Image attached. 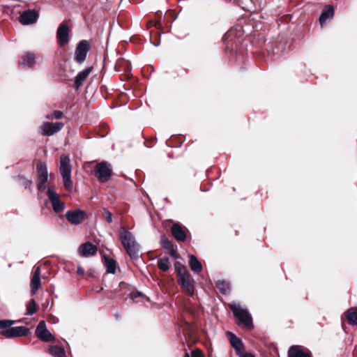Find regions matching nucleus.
<instances>
[{"label": "nucleus", "instance_id": "17", "mask_svg": "<svg viewBox=\"0 0 357 357\" xmlns=\"http://www.w3.org/2000/svg\"><path fill=\"white\" fill-rule=\"evenodd\" d=\"M36 56L34 53L27 52L20 59V64L23 67L32 68L36 63Z\"/></svg>", "mask_w": 357, "mask_h": 357}, {"label": "nucleus", "instance_id": "2", "mask_svg": "<svg viewBox=\"0 0 357 357\" xmlns=\"http://www.w3.org/2000/svg\"><path fill=\"white\" fill-rule=\"evenodd\" d=\"M229 308L234 317L238 319V325H242L247 328H252L253 327L252 316L247 309L242 308L240 305L236 303L229 304Z\"/></svg>", "mask_w": 357, "mask_h": 357}, {"label": "nucleus", "instance_id": "14", "mask_svg": "<svg viewBox=\"0 0 357 357\" xmlns=\"http://www.w3.org/2000/svg\"><path fill=\"white\" fill-rule=\"evenodd\" d=\"M119 239L123 248L137 242L133 234L128 231L124 227H121L119 230Z\"/></svg>", "mask_w": 357, "mask_h": 357}, {"label": "nucleus", "instance_id": "20", "mask_svg": "<svg viewBox=\"0 0 357 357\" xmlns=\"http://www.w3.org/2000/svg\"><path fill=\"white\" fill-rule=\"evenodd\" d=\"M172 234L178 241H184L186 234L183 227L178 224H174L171 228Z\"/></svg>", "mask_w": 357, "mask_h": 357}, {"label": "nucleus", "instance_id": "27", "mask_svg": "<svg viewBox=\"0 0 357 357\" xmlns=\"http://www.w3.org/2000/svg\"><path fill=\"white\" fill-rule=\"evenodd\" d=\"M49 353L53 357H66V351L62 347L52 346L49 348Z\"/></svg>", "mask_w": 357, "mask_h": 357}, {"label": "nucleus", "instance_id": "9", "mask_svg": "<svg viewBox=\"0 0 357 357\" xmlns=\"http://www.w3.org/2000/svg\"><path fill=\"white\" fill-rule=\"evenodd\" d=\"M66 218L72 225H79L83 222L86 217V213L81 209L68 211L65 214Z\"/></svg>", "mask_w": 357, "mask_h": 357}, {"label": "nucleus", "instance_id": "40", "mask_svg": "<svg viewBox=\"0 0 357 357\" xmlns=\"http://www.w3.org/2000/svg\"><path fill=\"white\" fill-rule=\"evenodd\" d=\"M77 273L79 275H83L84 274V270L82 267H78Z\"/></svg>", "mask_w": 357, "mask_h": 357}, {"label": "nucleus", "instance_id": "36", "mask_svg": "<svg viewBox=\"0 0 357 357\" xmlns=\"http://www.w3.org/2000/svg\"><path fill=\"white\" fill-rule=\"evenodd\" d=\"M192 357H204L199 349H196L192 351Z\"/></svg>", "mask_w": 357, "mask_h": 357}, {"label": "nucleus", "instance_id": "22", "mask_svg": "<svg viewBox=\"0 0 357 357\" xmlns=\"http://www.w3.org/2000/svg\"><path fill=\"white\" fill-rule=\"evenodd\" d=\"M124 249L132 259H137L139 258L140 247L137 242L129 245L124 248Z\"/></svg>", "mask_w": 357, "mask_h": 357}, {"label": "nucleus", "instance_id": "39", "mask_svg": "<svg viewBox=\"0 0 357 357\" xmlns=\"http://www.w3.org/2000/svg\"><path fill=\"white\" fill-rule=\"evenodd\" d=\"M170 250V255L174 258V259H177L178 258V256L176 255V252L174 250V248H172V249H169Z\"/></svg>", "mask_w": 357, "mask_h": 357}, {"label": "nucleus", "instance_id": "10", "mask_svg": "<svg viewBox=\"0 0 357 357\" xmlns=\"http://www.w3.org/2000/svg\"><path fill=\"white\" fill-rule=\"evenodd\" d=\"M69 28L68 26L61 23L56 31V38L59 44L61 46H64L67 45L69 42Z\"/></svg>", "mask_w": 357, "mask_h": 357}, {"label": "nucleus", "instance_id": "37", "mask_svg": "<svg viewBox=\"0 0 357 357\" xmlns=\"http://www.w3.org/2000/svg\"><path fill=\"white\" fill-rule=\"evenodd\" d=\"M22 185L25 188L29 189L31 188V181L30 180H28V179H24L23 181H22Z\"/></svg>", "mask_w": 357, "mask_h": 357}, {"label": "nucleus", "instance_id": "30", "mask_svg": "<svg viewBox=\"0 0 357 357\" xmlns=\"http://www.w3.org/2000/svg\"><path fill=\"white\" fill-rule=\"evenodd\" d=\"M174 268L177 273L178 278H181L183 275H185V274H190L185 266L178 261L174 264Z\"/></svg>", "mask_w": 357, "mask_h": 357}, {"label": "nucleus", "instance_id": "24", "mask_svg": "<svg viewBox=\"0 0 357 357\" xmlns=\"http://www.w3.org/2000/svg\"><path fill=\"white\" fill-rule=\"evenodd\" d=\"M288 357H312L310 353L305 352L298 346H291L288 351Z\"/></svg>", "mask_w": 357, "mask_h": 357}, {"label": "nucleus", "instance_id": "18", "mask_svg": "<svg viewBox=\"0 0 357 357\" xmlns=\"http://www.w3.org/2000/svg\"><path fill=\"white\" fill-rule=\"evenodd\" d=\"M31 293L34 295L40 287V268H36L31 279Z\"/></svg>", "mask_w": 357, "mask_h": 357}, {"label": "nucleus", "instance_id": "28", "mask_svg": "<svg viewBox=\"0 0 357 357\" xmlns=\"http://www.w3.org/2000/svg\"><path fill=\"white\" fill-rule=\"evenodd\" d=\"M218 290L222 294H227L230 291V284L225 280H218L216 282Z\"/></svg>", "mask_w": 357, "mask_h": 357}, {"label": "nucleus", "instance_id": "4", "mask_svg": "<svg viewBox=\"0 0 357 357\" xmlns=\"http://www.w3.org/2000/svg\"><path fill=\"white\" fill-rule=\"evenodd\" d=\"M89 49V43L87 40H83L80 41L75 49L74 57L75 61L77 63H82L86 60Z\"/></svg>", "mask_w": 357, "mask_h": 357}, {"label": "nucleus", "instance_id": "11", "mask_svg": "<svg viewBox=\"0 0 357 357\" xmlns=\"http://www.w3.org/2000/svg\"><path fill=\"white\" fill-rule=\"evenodd\" d=\"M178 282L185 291L190 296H193L195 292L194 280L190 274H185L181 278H178Z\"/></svg>", "mask_w": 357, "mask_h": 357}, {"label": "nucleus", "instance_id": "16", "mask_svg": "<svg viewBox=\"0 0 357 357\" xmlns=\"http://www.w3.org/2000/svg\"><path fill=\"white\" fill-rule=\"evenodd\" d=\"M93 67H87L81 72H79L75 77L74 85L76 90H79L83 84V82L86 79L90 73H91Z\"/></svg>", "mask_w": 357, "mask_h": 357}, {"label": "nucleus", "instance_id": "5", "mask_svg": "<svg viewBox=\"0 0 357 357\" xmlns=\"http://www.w3.org/2000/svg\"><path fill=\"white\" fill-rule=\"evenodd\" d=\"M31 334L30 330L25 326L11 327L2 333V335L6 338H13L17 337H26Z\"/></svg>", "mask_w": 357, "mask_h": 357}, {"label": "nucleus", "instance_id": "38", "mask_svg": "<svg viewBox=\"0 0 357 357\" xmlns=\"http://www.w3.org/2000/svg\"><path fill=\"white\" fill-rule=\"evenodd\" d=\"M238 357H255V356L251 353H245L243 351L241 356H238Z\"/></svg>", "mask_w": 357, "mask_h": 357}, {"label": "nucleus", "instance_id": "13", "mask_svg": "<svg viewBox=\"0 0 357 357\" xmlns=\"http://www.w3.org/2000/svg\"><path fill=\"white\" fill-rule=\"evenodd\" d=\"M227 336L229 338L231 346L234 349L237 356H241L243 351H245V347L242 340L230 331L227 332Z\"/></svg>", "mask_w": 357, "mask_h": 357}, {"label": "nucleus", "instance_id": "23", "mask_svg": "<svg viewBox=\"0 0 357 357\" xmlns=\"http://www.w3.org/2000/svg\"><path fill=\"white\" fill-rule=\"evenodd\" d=\"M334 15V10L331 6H326L325 9L321 13L319 21L320 25L323 26L328 19L333 17Z\"/></svg>", "mask_w": 357, "mask_h": 357}, {"label": "nucleus", "instance_id": "32", "mask_svg": "<svg viewBox=\"0 0 357 357\" xmlns=\"http://www.w3.org/2000/svg\"><path fill=\"white\" fill-rule=\"evenodd\" d=\"M36 305L35 300L33 298H31L27 305H26V315H32L36 312Z\"/></svg>", "mask_w": 357, "mask_h": 357}, {"label": "nucleus", "instance_id": "15", "mask_svg": "<svg viewBox=\"0 0 357 357\" xmlns=\"http://www.w3.org/2000/svg\"><path fill=\"white\" fill-rule=\"evenodd\" d=\"M97 251V247L89 242L82 243L79 247V255L84 257L93 256L96 254Z\"/></svg>", "mask_w": 357, "mask_h": 357}, {"label": "nucleus", "instance_id": "1", "mask_svg": "<svg viewBox=\"0 0 357 357\" xmlns=\"http://www.w3.org/2000/svg\"><path fill=\"white\" fill-rule=\"evenodd\" d=\"M59 171L63 178L65 188L68 191H71L73 190V183L71 179L72 166L68 155H61Z\"/></svg>", "mask_w": 357, "mask_h": 357}, {"label": "nucleus", "instance_id": "12", "mask_svg": "<svg viewBox=\"0 0 357 357\" xmlns=\"http://www.w3.org/2000/svg\"><path fill=\"white\" fill-rule=\"evenodd\" d=\"M38 17V13L35 10L24 11L20 16V22L23 25L34 24Z\"/></svg>", "mask_w": 357, "mask_h": 357}, {"label": "nucleus", "instance_id": "42", "mask_svg": "<svg viewBox=\"0 0 357 357\" xmlns=\"http://www.w3.org/2000/svg\"><path fill=\"white\" fill-rule=\"evenodd\" d=\"M94 273H95V271L91 269L87 271V275L91 277H94L95 276Z\"/></svg>", "mask_w": 357, "mask_h": 357}, {"label": "nucleus", "instance_id": "26", "mask_svg": "<svg viewBox=\"0 0 357 357\" xmlns=\"http://www.w3.org/2000/svg\"><path fill=\"white\" fill-rule=\"evenodd\" d=\"M189 266L191 270L195 273H199L202 270V265L198 259L193 255L189 257Z\"/></svg>", "mask_w": 357, "mask_h": 357}, {"label": "nucleus", "instance_id": "31", "mask_svg": "<svg viewBox=\"0 0 357 357\" xmlns=\"http://www.w3.org/2000/svg\"><path fill=\"white\" fill-rule=\"evenodd\" d=\"M21 321H22L21 319L17 320V321H13V320H10V319L0 320V330H1V334L2 335V333L3 331L8 330L9 328V327L11 326L12 325H13L15 322H21Z\"/></svg>", "mask_w": 357, "mask_h": 357}, {"label": "nucleus", "instance_id": "43", "mask_svg": "<svg viewBox=\"0 0 357 357\" xmlns=\"http://www.w3.org/2000/svg\"><path fill=\"white\" fill-rule=\"evenodd\" d=\"M185 357H190L188 353H185Z\"/></svg>", "mask_w": 357, "mask_h": 357}, {"label": "nucleus", "instance_id": "29", "mask_svg": "<svg viewBox=\"0 0 357 357\" xmlns=\"http://www.w3.org/2000/svg\"><path fill=\"white\" fill-rule=\"evenodd\" d=\"M158 267L162 271H167L170 267L169 259L167 257L160 258L158 260Z\"/></svg>", "mask_w": 357, "mask_h": 357}, {"label": "nucleus", "instance_id": "21", "mask_svg": "<svg viewBox=\"0 0 357 357\" xmlns=\"http://www.w3.org/2000/svg\"><path fill=\"white\" fill-rule=\"evenodd\" d=\"M102 260L106 268L107 273L114 274L116 269V261L112 258H109L106 255L102 256Z\"/></svg>", "mask_w": 357, "mask_h": 357}, {"label": "nucleus", "instance_id": "19", "mask_svg": "<svg viewBox=\"0 0 357 357\" xmlns=\"http://www.w3.org/2000/svg\"><path fill=\"white\" fill-rule=\"evenodd\" d=\"M40 181L37 183L38 190H41L44 188L45 183L48 178L47 168L45 164H41L38 168Z\"/></svg>", "mask_w": 357, "mask_h": 357}, {"label": "nucleus", "instance_id": "6", "mask_svg": "<svg viewBox=\"0 0 357 357\" xmlns=\"http://www.w3.org/2000/svg\"><path fill=\"white\" fill-rule=\"evenodd\" d=\"M47 197L55 213H61L64 209V203L59 199V195L52 187L47 188Z\"/></svg>", "mask_w": 357, "mask_h": 357}, {"label": "nucleus", "instance_id": "25", "mask_svg": "<svg viewBox=\"0 0 357 357\" xmlns=\"http://www.w3.org/2000/svg\"><path fill=\"white\" fill-rule=\"evenodd\" d=\"M344 314L349 324L353 326H357V307H350L345 312Z\"/></svg>", "mask_w": 357, "mask_h": 357}, {"label": "nucleus", "instance_id": "33", "mask_svg": "<svg viewBox=\"0 0 357 357\" xmlns=\"http://www.w3.org/2000/svg\"><path fill=\"white\" fill-rule=\"evenodd\" d=\"M63 116V113L61 111H54L52 113L47 114L46 118L48 119H60Z\"/></svg>", "mask_w": 357, "mask_h": 357}, {"label": "nucleus", "instance_id": "34", "mask_svg": "<svg viewBox=\"0 0 357 357\" xmlns=\"http://www.w3.org/2000/svg\"><path fill=\"white\" fill-rule=\"evenodd\" d=\"M161 245L164 249L169 250L173 248L172 244L171 242L165 236H162L161 241H160Z\"/></svg>", "mask_w": 357, "mask_h": 357}, {"label": "nucleus", "instance_id": "7", "mask_svg": "<svg viewBox=\"0 0 357 357\" xmlns=\"http://www.w3.org/2000/svg\"><path fill=\"white\" fill-rule=\"evenodd\" d=\"M36 335L38 339L45 342L54 340V336L47 329L45 322L40 321L36 329Z\"/></svg>", "mask_w": 357, "mask_h": 357}, {"label": "nucleus", "instance_id": "41", "mask_svg": "<svg viewBox=\"0 0 357 357\" xmlns=\"http://www.w3.org/2000/svg\"><path fill=\"white\" fill-rule=\"evenodd\" d=\"M140 296H142V293H140V292L133 293L131 294V297L132 299H135L137 297H139Z\"/></svg>", "mask_w": 357, "mask_h": 357}, {"label": "nucleus", "instance_id": "35", "mask_svg": "<svg viewBox=\"0 0 357 357\" xmlns=\"http://www.w3.org/2000/svg\"><path fill=\"white\" fill-rule=\"evenodd\" d=\"M102 215L108 223H111L112 222V214L109 211L104 209L102 212Z\"/></svg>", "mask_w": 357, "mask_h": 357}, {"label": "nucleus", "instance_id": "3", "mask_svg": "<svg viewBox=\"0 0 357 357\" xmlns=\"http://www.w3.org/2000/svg\"><path fill=\"white\" fill-rule=\"evenodd\" d=\"M112 166L107 162H99L94 168L95 176L100 183L108 181L112 176Z\"/></svg>", "mask_w": 357, "mask_h": 357}, {"label": "nucleus", "instance_id": "8", "mask_svg": "<svg viewBox=\"0 0 357 357\" xmlns=\"http://www.w3.org/2000/svg\"><path fill=\"white\" fill-rule=\"evenodd\" d=\"M64 124L61 122L50 123L45 122L41 126V134L44 136H52L60 131Z\"/></svg>", "mask_w": 357, "mask_h": 357}]
</instances>
